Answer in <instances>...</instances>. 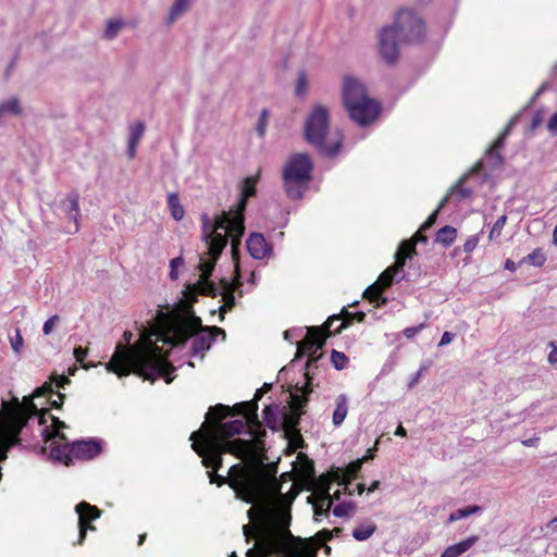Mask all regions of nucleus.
<instances>
[{
    "label": "nucleus",
    "instance_id": "f257e3e1",
    "mask_svg": "<svg viewBox=\"0 0 557 557\" xmlns=\"http://www.w3.org/2000/svg\"><path fill=\"white\" fill-rule=\"evenodd\" d=\"M224 247L206 246V250L198 252L199 280L189 284L185 290V298L189 304H184L183 311L173 317L158 313V321L149 327L143 326L140 337L133 347L119 344L111 360L106 364L109 372H113L120 377L135 373L151 382L162 376L169 384L173 381L170 374L174 372L175 368L168 361V357L158 346V342L176 347L194 337L193 355H200L203 358L205 351L210 349L218 335L225 338L226 334L223 329L202 326L201 319L195 314L191 307L197 295L211 297L222 295L224 304L219 308L221 318L234 306V295L226 290L227 282H225V286L220 287L209 280Z\"/></svg>",
    "mask_w": 557,
    "mask_h": 557
},
{
    "label": "nucleus",
    "instance_id": "f03ea898",
    "mask_svg": "<svg viewBox=\"0 0 557 557\" xmlns=\"http://www.w3.org/2000/svg\"><path fill=\"white\" fill-rule=\"evenodd\" d=\"M250 487L251 507L246 517V540L256 539L259 557H271L281 554V557H318V550L332 539L327 529L319 531L309 539L295 536L289 530L290 515L275 507L263 497L265 490Z\"/></svg>",
    "mask_w": 557,
    "mask_h": 557
},
{
    "label": "nucleus",
    "instance_id": "7ed1b4c3",
    "mask_svg": "<svg viewBox=\"0 0 557 557\" xmlns=\"http://www.w3.org/2000/svg\"><path fill=\"white\" fill-rule=\"evenodd\" d=\"M244 401L234 406H211L200 429L190 434L191 448L202 458L206 468L218 470L222 455L232 454L244 462Z\"/></svg>",
    "mask_w": 557,
    "mask_h": 557
},
{
    "label": "nucleus",
    "instance_id": "20e7f679",
    "mask_svg": "<svg viewBox=\"0 0 557 557\" xmlns=\"http://www.w3.org/2000/svg\"><path fill=\"white\" fill-rule=\"evenodd\" d=\"M272 389V383H264L256 391L251 400H246V503H250V487L255 485L258 490H264L275 480L277 466L273 462L265 463V436L261 421L258 419V400Z\"/></svg>",
    "mask_w": 557,
    "mask_h": 557
},
{
    "label": "nucleus",
    "instance_id": "39448f33",
    "mask_svg": "<svg viewBox=\"0 0 557 557\" xmlns=\"http://www.w3.org/2000/svg\"><path fill=\"white\" fill-rule=\"evenodd\" d=\"M425 23L420 14L410 8L399 9L392 26L383 27L379 36V49L387 64H395L399 58V45L420 44L425 37Z\"/></svg>",
    "mask_w": 557,
    "mask_h": 557
},
{
    "label": "nucleus",
    "instance_id": "423d86ee",
    "mask_svg": "<svg viewBox=\"0 0 557 557\" xmlns=\"http://www.w3.org/2000/svg\"><path fill=\"white\" fill-rule=\"evenodd\" d=\"M238 199L235 208L220 214H201L202 237L206 244H240L244 234V181L238 184Z\"/></svg>",
    "mask_w": 557,
    "mask_h": 557
},
{
    "label": "nucleus",
    "instance_id": "0eeeda50",
    "mask_svg": "<svg viewBox=\"0 0 557 557\" xmlns=\"http://www.w3.org/2000/svg\"><path fill=\"white\" fill-rule=\"evenodd\" d=\"M364 319V312L352 313L343 308L339 314L329 317L321 326H309L306 337L297 344L296 358L308 355V367H311L323 357V354H318V351L324 347L329 337L339 334L344 329L351 325L352 321L363 322Z\"/></svg>",
    "mask_w": 557,
    "mask_h": 557
},
{
    "label": "nucleus",
    "instance_id": "6e6552de",
    "mask_svg": "<svg viewBox=\"0 0 557 557\" xmlns=\"http://www.w3.org/2000/svg\"><path fill=\"white\" fill-rule=\"evenodd\" d=\"M49 418L52 424L45 426L41 430V435L45 442L42 451L48 454L51 459L64 461L69 465L71 455L82 459H91L100 454L101 445L95 440L77 441L70 445L66 436L61 433V430L66 428V424L54 416L49 414Z\"/></svg>",
    "mask_w": 557,
    "mask_h": 557
},
{
    "label": "nucleus",
    "instance_id": "1a4fd4ad",
    "mask_svg": "<svg viewBox=\"0 0 557 557\" xmlns=\"http://www.w3.org/2000/svg\"><path fill=\"white\" fill-rule=\"evenodd\" d=\"M342 98L349 117L360 126L372 124L381 113L380 102L369 97L366 86L356 77H344Z\"/></svg>",
    "mask_w": 557,
    "mask_h": 557
},
{
    "label": "nucleus",
    "instance_id": "9d476101",
    "mask_svg": "<svg viewBox=\"0 0 557 557\" xmlns=\"http://www.w3.org/2000/svg\"><path fill=\"white\" fill-rule=\"evenodd\" d=\"M329 132V111L323 106H315L305 125L306 140L315 146L326 157H334L342 148L343 136L339 135L332 144L325 141Z\"/></svg>",
    "mask_w": 557,
    "mask_h": 557
},
{
    "label": "nucleus",
    "instance_id": "9b49d317",
    "mask_svg": "<svg viewBox=\"0 0 557 557\" xmlns=\"http://www.w3.org/2000/svg\"><path fill=\"white\" fill-rule=\"evenodd\" d=\"M312 162L308 154L292 157L283 171L285 191L290 199H300L311 181Z\"/></svg>",
    "mask_w": 557,
    "mask_h": 557
},
{
    "label": "nucleus",
    "instance_id": "f8f14e48",
    "mask_svg": "<svg viewBox=\"0 0 557 557\" xmlns=\"http://www.w3.org/2000/svg\"><path fill=\"white\" fill-rule=\"evenodd\" d=\"M417 246H398V250L395 253V263L387 267L379 276L376 284L385 289L389 287L393 282L401 280L404 275V267L407 260H411L417 256Z\"/></svg>",
    "mask_w": 557,
    "mask_h": 557
},
{
    "label": "nucleus",
    "instance_id": "ddd939ff",
    "mask_svg": "<svg viewBox=\"0 0 557 557\" xmlns=\"http://www.w3.org/2000/svg\"><path fill=\"white\" fill-rule=\"evenodd\" d=\"M210 483L221 486L227 483L235 493L237 499L244 500V466L238 463L230 468L228 478L225 479L214 472H208Z\"/></svg>",
    "mask_w": 557,
    "mask_h": 557
},
{
    "label": "nucleus",
    "instance_id": "4468645a",
    "mask_svg": "<svg viewBox=\"0 0 557 557\" xmlns=\"http://www.w3.org/2000/svg\"><path fill=\"white\" fill-rule=\"evenodd\" d=\"M301 416V411H292L288 409L282 417V429L288 440L289 446H293L294 449L304 446V438L298 429Z\"/></svg>",
    "mask_w": 557,
    "mask_h": 557
},
{
    "label": "nucleus",
    "instance_id": "2eb2a0df",
    "mask_svg": "<svg viewBox=\"0 0 557 557\" xmlns=\"http://www.w3.org/2000/svg\"><path fill=\"white\" fill-rule=\"evenodd\" d=\"M79 196L76 193H71L66 198L61 200L59 210L69 220V225L65 232L73 234L78 231V218H79Z\"/></svg>",
    "mask_w": 557,
    "mask_h": 557
},
{
    "label": "nucleus",
    "instance_id": "dca6fc26",
    "mask_svg": "<svg viewBox=\"0 0 557 557\" xmlns=\"http://www.w3.org/2000/svg\"><path fill=\"white\" fill-rule=\"evenodd\" d=\"M75 510L78 515V527H79V536L77 544H83L87 529L94 530L89 523L100 517L101 511L96 507L86 502H82L76 505Z\"/></svg>",
    "mask_w": 557,
    "mask_h": 557
},
{
    "label": "nucleus",
    "instance_id": "f3484780",
    "mask_svg": "<svg viewBox=\"0 0 557 557\" xmlns=\"http://www.w3.org/2000/svg\"><path fill=\"white\" fill-rule=\"evenodd\" d=\"M309 482L311 484L310 488L314 492L321 503H325L326 511H330L332 507V498L330 494L331 484L332 482H336L333 479V468L326 474H321L318 478L314 475V479H311Z\"/></svg>",
    "mask_w": 557,
    "mask_h": 557
},
{
    "label": "nucleus",
    "instance_id": "a211bd4d",
    "mask_svg": "<svg viewBox=\"0 0 557 557\" xmlns=\"http://www.w3.org/2000/svg\"><path fill=\"white\" fill-rule=\"evenodd\" d=\"M317 368V362H314L311 367L307 366V371L305 373L306 383L302 387L298 388L301 394H292V401L289 404V410L292 411H301V414H305V408L309 403V395L312 393V381L313 377L310 374V369Z\"/></svg>",
    "mask_w": 557,
    "mask_h": 557
},
{
    "label": "nucleus",
    "instance_id": "6ab92c4d",
    "mask_svg": "<svg viewBox=\"0 0 557 557\" xmlns=\"http://www.w3.org/2000/svg\"><path fill=\"white\" fill-rule=\"evenodd\" d=\"M368 459L367 456L351 461L348 466L343 468H333V479L338 483H351L358 476L363 462Z\"/></svg>",
    "mask_w": 557,
    "mask_h": 557
},
{
    "label": "nucleus",
    "instance_id": "aec40b11",
    "mask_svg": "<svg viewBox=\"0 0 557 557\" xmlns=\"http://www.w3.org/2000/svg\"><path fill=\"white\" fill-rule=\"evenodd\" d=\"M445 200L446 199H444L440 203V206L428 216V219L422 223V225L419 227V230L410 238L401 239L399 242V244H420V243H425L428 240L425 232L435 224V222L437 220L438 212L442 209Z\"/></svg>",
    "mask_w": 557,
    "mask_h": 557
},
{
    "label": "nucleus",
    "instance_id": "412c9836",
    "mask_svg": "<svg viewBox=\"0 0 557 557\" xmlns=\"http://www.w3.org/2000/svg\"><path fill=\"white\" fill-rule=\"evenodd\" d=\"M23 114V106L17 97H10L0 102V126L10 117Z\"/></svg>",
    "mask_w": 557,
    "mask_h": 557
},
{
    "label": "nucleus",
    "instance_id": "4be33fe9",
    "mask_svg": "<svg viewBox=\"0 0 557 557\" xmlns=\"http://www.w3.org/2000/svg\"><path fill=\"white\" fill-rule=\"evenodd\" d=\"M479 541V535H471L463 541L446 547L441 557H459L469 550Z\"/></svg>",
    "mask_w": 557,
    "mask_h": 557
},
{
    "label": "nucleus",
    "instance_id": "5701e85b",
    "mask_svg": "<svg viewBox=\"0 0 557 557\" xmlns=\"http://www.w3.org/2000/svg\"><path fill=\"white\" fill-rule=\"evenodd\" d=\"M145 133L144 122H136L129 127L127 153L131 159L136 156L137 146Z\"/></svg>",
    "mask_w": 557,
    "mask_h": 557
},
{
    "label": "nucleus",
    "instance_id": "b1692460",
    "mask_svg": "<svg viewBox=\"0 0 557 557\" xmlns=\"http://www.w3.org/2000/svg\"><path fill=\"white\" fill-rule=\"evenodd\" d=\"M195 0H174L168 15V23L173 24L182 17L193 5Z\"/></svg>",
    "mask_w": 557,
    "mask_h": 557
},
{
    "label": "nucleus",
    "instance_id": "393cba45",
    "mask_svg": "<svg viewBox=\"0 0 557 557\" xmlns=\"http://www.w3.org/2000/svg\"><path fill=\"white\" fill-rule=\"evenodd\" d=\"M297 459H298V469H297V471L302 476V479L308 481V482L311 479H314L315 469H314L313 460L308 458L302 453L298 454Z\"/></svg>",
    "mask_w": 557,
    "mask_h": 557
},
{
    "label": "nucleus",
    "instance_id": "a878e982",
    "mask_svg": "<svg viewBox=\"0 0 557 557\" xmlns=\"http://www.w3.org/2000/svg\"><path fill=\"white\" fill-rule=\"evenodd\" d=\"M348 413L347 398L345 395H339L335 399V410L333 412L332 421L335 426L343 423Z\"/></svg>",
    "mask_w": 557,
    "mask_h": 557
},
{
    "label": "nucleus",
    "instance_id": "bb28decb",
    "mask_svg": "<svg viewBox=\"0 0 557 557\" xmlns=\"http://www.w3.org/2000/svg\"><path fill=\"white\" fill-rule=\"evenodd\" d=\"M277 409L278 406L275 404L265 406V408L263 409V422H261L263 426L265 424L272 431L278 430L280 423L276 416Z\"/></svg>",
    "mask_w": 557,
    "mask_h": 557
},
{
    "label": "nucleus",
    "instance_id": "cd10ccee",
    "mask_svg": "<svg viewBox=\"0 0 557 557\" xmlns=\"http://www.w3.org/2000/svg\"><path fill=\"white\" fill-rule=\"evenodd\" d=\"M168 206L171 211V215L175 221H181L184 218L185 210L181 205L180 197L176 193H172L168 196Z\"/></svg>",
    "mask_w": 557,
    "mask_h": 557
},
{
    "label": "nucleus",
    "instance_id": "c85d7f7f",
    "mask_svg": "<svg viewBox=\"0 0 557 557\" xmlns=\"http://www.w3.org/2000/svg\"><path fill=\"white\" fill-rule=\"evenodd\" d=\"M456 237L457 230L453 226L446 225L437 231L434 244H451Z\"/></svg>",
    "mask_w": 557,
    "mask_h": 557
},
{
    "label": "nucleus",
    "instance_id": "c756f323",
    "mask_svg": "<svg viewBox=\"0 0 557 557\" xmlns=\"http://www.w3.org/2000/svg\"><path fill=\"white\" fill-rule=\"evenodd\" d=\"M124 26L125 22L121 18L109 20L107 22L103 37L108 40L116 38Z\"/></svg>",
    "mask_w": 557,
    "mask_h": 557
},
{
    "label": "nucleus",
    "instance_id": "7c9ffc66",
    "mask_svg": "<svg viewBox=\"0 0 557 557\" xmlns=\"http://www.w3.org/2000/svg\"><path fill=\"white\" fill-rule=\"evenodd\" d=\"M482 511V508L478 505H470V506H467L465 508H459L455 511H453L450 515H449V518H448V521L449 522H455V521H458L460 519H463V518H467L471 515H474V513H479Z\"/></svg>",
    "mask_w": 557,
    "mask_h": 557
},
{
    "label": "nucleus",
    "instance_id": "2f4dec72",
    "mask_svg": "<svg viewBox=\"0 0 557 557\" xmlns=\"http://www.w3.org/2000/svg\"><path fill=\"white\" fill-rule=\"evenodd\" d=\"M376 530V525L374 523L361 524L354 529L352 536L357 541H366L368 540Z\"/></svg>",
    "mask_w": 557,
    "mask_h": 557
},
{
    "label": "nucleus",
    "instance_id": "473e14b6",
    "mask_svg": "<svg viewBox=\"0 0 557 557\" xmlns=\"http://www.w3.org/2000/svg\"><path fill=\"white\" fill-rule=\"evenodd\" d=\"M348 357L344 352L337 351L335 349L332 350L331 362L336 370L345 369L348 364Z\"/></svg>",
    "mask_w": 557,
    "mask_h": 557
},
{
    "label": "nucleus",
    "instance_id": "72a5a7b5",
    "mask_svg": "<svg viewBox=\"0 0 557 557\" xmlns=\"http://www.w3.org/2000/svg\"><path fill=\"white\" fill-rule=\"evenodd\" d=\"M355 507L352 502L341 503L334 507L333 515L336 517H348L352 513Z\"/></svg>",
    "mask_w": 557,
    "mask_h": 557
},
{
    "label": "nucleus",
    "instance_id": "f704fd0d",
    "mask_svg": "<svg viewBox=\"0 0 557 557\" xmlns=\"http://www.w3.org/2000/svg\"><path fill=\"white\" fill-rule=\"evenodd\" d=\"M383 290L384 289L380 286V284L373 283L364 290L363 296L370 302H374L382 298Z\"/></svg>",
    "mask_w": 557,
    "mask_h": 557
},
{
    "label": "nucleus",
    "instance_id": "c9c22d12",
    "mask_svg": "<svg viewBox=\"0 0 557 557\" xmlns=\"http://www.w3.org/2000/svg\"><path fill=\"white\" fill-rule=\"evenodd\" d=\"M273 246H246L253 259H262L272 252Z\"/></svg>",
    "mask_w": 557,
    "mask_h": 557
},
{
    "label": "nucleus",
    "instance_id": "e433bc0d",
    "mask_svg": "<svg viewBox=\"0 0 557 557\" xmlns=\"http://www.w3.org/2000/svg\"><path fill=\"white\" fill-rule=\"evenodd\" d=\"M269 115L270 114L268 109H263L260 113V116L256 125V132L259 137H263L265 135Z\"/></svg>",
    "mask_w": 557,
    "mask_h": 557
},
{
    "label": "nucleus",
    "instance_id": "4c0bfd02",
    "mask_svg": "<svg viewBox=\"0 0 557 557\" xmlns=\"http://www.w3.org/2000/svg\"><path fill=\"white\" fill-rule=\"evenodd\" d=\"M506 221H507V216L506 215H502L497 219V221L494 223L491 232H490V239L491 240H495L499 237L500 233H502V230L503 227L505 226L506 224Z\"/></svg>",
    "mask_w": 557,
    "mask_h": 557
},
{
    "label": "nucleus",
    "instance_id": "58836bf2",
    "mask_svg": "<svg viewBox=\"0 0 557 557\" xmlns=\"http://www.w3.org/2000/svg\"><path fill=\"white\" fill-rule=\"evenodd\" d=\"M184 264V259L182 257L173 258L170 261V273L169 277L172 281H175L178 278V268H181Z\"/></svg>",
    "mask_w": 557,
    "mask_h": 557
},
{
    "label": "nucleus",
    "instance_id": "ea45409f",
    "mask_svg": "<svg viewBox=\"0 0 557 557\" xmlns=\"http://www.w3.org/2000/svg\"><path fill=\"white\" fill-rule=\"evenodd\" d=\"M258 182V175L246 176V201L250 197L256 196V184Z\"/></svg>",
    "mask_w": 557,
    "mask_h": 557
},
{
    "label": "nucleus",
    "instance_id": "a19ab883",
    "mask_svg": "<svg viewBox=\"0 0 557 557\" xmlns=\"http://www.w3.org/2000/svg\"><path fill=\"white\" fill-rule=\"evenodd\" d=\"M528 258L530 262L536 267L543 265L546 260V257L541 249H535L532 253L528 256Z\"/></svg>",
    "mask_w": 557,
    "mask_h": 557
},
{
    "label": "nucleus",
    "instance_id": "79ce46f5",
    "mask_svg": "<svg viewBox=\"0 0 557 557\" xmlns=\"http://www.w3.org/2000/svg\"><path fill=\"white\" fill-rule=\"evenodd\" d=\"M11 347L15 352H20L23 348L24 341L18 329L15 330V335L10 338Z\"/></svg>",
    "mask_w": 557,
    "mask_h": 557
},
{
    "label": "nucleus",
    "instance_id": "37998d69",
    "mask_svg": "<svg viewBox=\"0 0 557 557\" xmlns=\"http://www.w3.org/2000/svg\"><path fill=\"white\" fill-rule=\"evenodd\" d=\"M60 322V317L58 314H54L50 317L42 326V332L45 335H50L55 327V325Z\"/></svg>",
    "mask_w": 557,
    "mask_h": 557
},
{
    "label": "nucleus",
    "instance_id": "c03bdc74",
    "mask_svg": "<svg viewBox=\"0 0 557 557\" xmlns=\"http://www.w3.org/2000/svg\"><path fill=\"white\" fill-rule=\"evenodd\" d=\"M426 326V324L423 322V323H420L419 325L417 326H410V327H406L403 332L404 336L408 339H411L413 338L420 331L424 330Z\"/></svg>",
    "mask_w": 557,
    "mask_h": 557
},
{
    "label": "nucleus",
    "instance_id": "a18cd8bd",
    "mask_svg": "<svg viewBox=\"0 0 557 557\" xmlns=\"http://www.w3.org/2000/svg\"><path fill=\"white\" fill-rule=\"evenodd\" d=\"M86 356H87V349H85L81 346L74 348V357H75L76 361L82 364V367L84 369H88L90 367V366H87L84 363V359Z\"/></svg>",
    "mask_w": 557,
    "mask_h": 557
},
{
    "label": "nucleus",
    "instance_id": "49530a36",
    "mask_svg": "<svg viewBox=\"0 0 557 557\" xmlns=\"http://www.w3.org/2000/svg\"><path fill=\"white\" fill-rule=\"evenodd\" d=\"M307 89V76L304 72H301L298 76L297 85H296V94L302 95Z\"/></svg>",
    "mask_w": 557,
    "mask_h": 557
},
{
    "label": "nucleus",
    "instance_id": "de8ad7c7",
    "mask_svg": "<svg viewBox=\"0 0 557 557\" xmlns=\"http://www.w3.org/2000/svg\"><path fill=\"white\" fill-rule=\"evenodd\" d=\"M51 381L55 383L58 388H64L65 385L71 383V380L65 375H52Z\"/></svg>",
    "mask_w": 557,
    "mask_h": 557
},
{
    "label": "nucleus",
    "instance_id": "09e8293b",
    "mask_svg": "<svg viewBox=\"0 0 557 557\" xmlns=\"http://www.w3.org/2000/svg\"><path fill=\"white\" fill-rule=\"evenodd\" d=\"M250 542H253V545H252V547H250L246 550V557H259V553H257V546H258L257 540L248 537V540H246V544H248Z\"/></svg>",
    "mask_w": 557,
    "mask_h": 557
},
{
    "label": "nucleus",
    "instance_id": "8fccbe9b",
    "mask_svg": "<svg viewBox=\"0 0 557 557\" xmlns=\"http://www.w3.org/2000/svg\"><path fill=\"white\" fill-rule=\"evenodd\" d=\"M256 242V244H264L265 243V238L263 236V234L261 233H251L249 238L246 239V245H249V244H253Z\"/></svg>",
    "mask_w": 557,
    "mask_h": 557
},
{
    "label": "nucleus",
    "instance_id": "3c124183",
    "mask_svg": "<svg viewBox=\"0 0 557 557\" xmlns=\"http://www.w3.org/2000/svg\"><path fill=\"white\" fill-rule=\"evenodd\" d=\"M543 122V112L542 111H537L534 113V115L532 116V121H531V129L534 131Z\"/></svg>",
    "mask_w": 557,
    "mask_h": 557
},
{
    "label": "nucleus",
    "instance_id": "603ef678",
    "mask_svg": "<svg viewBox=\"0 0 557 557\" xmlns=\"http://www.w3.org/2000/svg\"><path fill=\"white\" fill-rule=\"evenodd\" d=\"M454 337H455V334H453V333H450L448 331L444 332L443 335H442V338H441V341L438 343V346H445V345L450 344L451 341L454 339Z\"/></svg>",
    "mask_w": 557,
    "mask_h": 557
},
{
    "label": "nucleus",
    "instance_id": "864d4df0",
    "mask_svg": "<svg viewBox=\"0 0 557 557\" xmlns=\"http://www.w3.org/2000/svg\"><path fill=\"white\" fill-rule=\"evenodd\" d=\"M549 346H552L553 349L548 354L547 360L549 363L555 364V363H557V347L555 346L554 342H550Z\"/></svg>",
    "mask_w": 557,
    "mask_h": 557
},
{
    "label": "nucleus",
    "instance_id": "5fc2aeb1",
    "mask_svg": "<svg viewBox=\"0 0 557 557\" xmlns=\"http://www.w3.org/2000/svg\"><path fill=\"white\" fill-rule=\"evenodd\" d=\"M547 128L549 132L552 133H556L557 132V112L554 113L550 119L548 120V123H547Z\"/></svg>",
    "mask_w": 557,
    "mask_h": 557
},
{
    "label": "nucleus",
    "instance_id": "6e6d98bb",
    "mask_svg": "<svg viewBox=\"0 0 557 557\" xmlns=\"http://www.w3.org/2000/svg\"><path fill=\"white\" fill-rule=\"evenodd\" d=\"M505 135H506V134L504 133L499 138H497V139L494 141V144H493V146H492V148H491V151H496V150L500 149V148L504 146V138H505Z\"/></svg>",
    "mask_w": 557,
    "mask_h": 557
},
{
    "label": "nucleus",
    "instance_id": "4d7b16f0",
    "mask_svg": "<svg viewBox=\"0 0 557 557\" xmlns=\"http://www.w3.org/2000/svg\"><path fill=\"white\" fill-rule=\"evenodd\" d=\"M239 247L240 246H237V245L232 246V256H233V259H234L237 268H238L239 253H240Z\"/></svg>",
    "mask_w": 557,
    "mask_h": 557
},
{
    "label": "nucleus",
    "instance_id": "13d9d810",
    "mask_svg": "<svg viewBox=\"0 0 557 557\" xmlns=\"http://www.w3.org/2000/svg\"><path fill=\"white\" fill-rule=\"evenodd\" d=\"M329 511H326V507L323 508L322 505L314 506V516H326Z\"/></svg>",
    "mask_w": 557,
    "mask_h": 557
},
{
    "label": "nucleus",
    "instance_id": "bf43d9fd",
    "mask_svg": "<svg viewBox=\"0 0 557 557\" xmlns=\"http://www.w3.org/2000/svg\"><path fill=\"white\" fill-rule=\"evenodd\" d=\"M539 440H540L539 437H532V438L522 441V444L527 447L535 446L537 444Z\"/></svg>",
    "mask_w": 557,
    "mask_h": 557
},
{
    "label": "nucleus",
    "instance_id": "052dcab7",
    "mask_svg": "<svg viewBox=\"0 0 557 557\" xmlns=\"http://www.w3.org/2000/svg\"><path fill=\"white\" fill-rule=\"evenodd\" d=\"M395 435H397V436H406L407 435V431H406V429L403 425H398L396 431H395Z\"/></svg>",
    "mask_w": 557,
    "mask_h": 557
},
{
    "label": "nucleus",
    "instance_id": "680f3d73",
    "mask_svg": "<svg viewBox=\"0 0 557 557\" xmlns=\"http://www.w3.org/2000/svg\"><path fill=\"white\" fill-rule=\"evenodd\" d=\"M349 484L350 483H342L341 485L344 486L342 493H345V494H349V495H352L355 491L350 490L349 488Z\"/></svg>",
    "mask_w": 557,
    "mask_h": 557
},
{
    "label": "nucleus",
    "instance_id": "e2e57ef3",
    "mask_svg": "<svg viewBox=\"0 0 557 557\" xmlns=\"http://www.w3.org/2000/svg\"><path fill=\"white\" fill-rule=\"evenodd\" d=\"M505 268L508 269V270L513 271L516 269V264H515V262L512 260L507 259L506 262H505Z\"/></svg>",
    "mask_w": 557,
    "mask_h": 557
},
{
    "label": "nucleus",
    "instance_id": "0e129e2a",
    "mask_svg": "<svg viewBox=\"0 0 557 557\" xmlns=\"http://www.w3.org/2000/svg\"><path fill=\"white\" fill-rule=\"evenodd\" d=\"M124 341L129 344L133 338V333L131 331H125L123 334Z\"/></svg>",
    "mask_w": 557,
    "mask_h": 557
},
{
    "label": "nucleus",
    "instance_id": "69168bd1",
    "mask_svg": "<svg viewBox=\"0 0 557 557\" xmlns=\"http://www.w3.org/2000/svg\"><path fill=\"white\" fill-rule=\"evenodd\" d=\"M356 490H357V493H358L359 495H362V493L366 491V486H364V484H363V483H358V484L356 485Z\"/></svg>",
    "mask_w": 557,
    "mask_h": 557
},
{
    "label": "nucleus",
    "instance_id": "338daca9",
    "mask_svg": "<svg viewBox=\"0 0 557 557\" xmlns=\"http://www.w3.org/2000/svg\"><path fill=\"white\" fill-rule=\"evenodd\" d=\"M379 485H380V481L372 482V484L368 488V492H370V493L374 492L379 487Z\"/></svg>",
    "mask_w": 557,
    "mask_h": 557
},
{
    "label": "nucleus",
    "instance_id": "774afa93",
    "mask_svg": "<svg viewBox=\"0 0 557 557\" xmlns=\"http://www.w3.org/2000/svg\"><path fill=\"white\" fill-rule=\"evenodd\" d=\"M341 495H342V491L341 490H337L333 495H331L332 503L334 500H338L341 498Z\"/></svg>",
    "mask_w": 557,
    "mask_h": 557
}]
</instances>
